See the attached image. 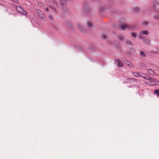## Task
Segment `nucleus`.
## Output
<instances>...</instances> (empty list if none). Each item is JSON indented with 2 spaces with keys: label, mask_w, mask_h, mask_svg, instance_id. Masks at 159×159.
<instances>
[{
  "label": "nucleus",
  "mask_w": 159,
  "mask_h": 159,
  "mask_svg": "<svg viewBox=\"0 0 159 159\" xmlns=\"http://www.w3.org/2000/svg\"><path fill=\"white\" fill-rule=\"evenodd\" d=\"M143 74L141 72H133L132 74L136 77H138L139 76H141L142 77V75Z\"/></svg>",
  "instance_id": "obj_7"
},
{
  "label": "nucleus",
  "mask_w": 159,
  "mask_h": 159,
  "mask_svg": "<svg viewBox=\"0 0 159 159\" xmlns=\"http://www.w3.org/2000/svg\"><path fill=\"white\" fill-rule=\"evenodd\" d=\"M102 37L103 39H107V36L106 35H105V34H102Z\"/></svg>",
  "instance_id": "obj_23"
},
{
  "label": "nucleus",
  "mask_w": 159,
  "mask_h": 159,
  "mask_svg": "<svg viewBox=\"0 0 159 159\" xmlns=\"http://www.w3.org/2000/svg\"><path fill=\"white\" fill-rule=\"evenodd\" d=\"M142 77H143V78L145 79H146L147 80H148V79H150V78L151 77H149L148 76H144V77H143V76H142Z\"/></svg>",
  "instance_id": "obj_20"
},
{
  "label": "nucleus",
  "mask_w": 159,
  "mask_h": 159,
  "mask_svg": "<svg viewBox=\"0 0 159 159\" xmlns=\"http://www.w3.org/2000/svg\"><path fill=\"white\" fill-rule=\"evenodd\" d=\"M133 11H139V8L137 7H134L133 9Z\"/></svg>",
  "instance_id": "obj_21"
},
{
  "label": "nucleus",
  "mask_w": 159,
  "mask_h": 159,
  "mask_svg": "<svg viewBox=\"0 0 159 159\" xmlns=\"http://www.w3.org/2000/svg\"><path fill=\"white\" fill-rule=\"evenodd\" d=\"M87 25L88 27L89 28H91L93 27V25L90 22L88 21L87 22Z\"/></svg>",
  "instance_id": "obj_12"
},
{
  "label": "nucleus",
  "mask_w": 159,
  "mask_h": 159,
  "mask_svg": "<svg viewBox=\"0 0 159 159\" xmlns=\"http://www.w3.org/2000/svg\"><path fill=\"white\" fill-rule=\"evenodd\" d=\"M9 15H15V14H13V13H12L11 12L9 13Z\"/></svg>",
  "instance_id": "obj_27"
},
{
  "label": "nucleus",
  "mask_w": 159,
  "mask_h": 159,
  "mask_svg": "<svg viewBox=\"0 0 159 159\" xmlns=\"http://www.w3.org/2000/svg\"><path fill=\"white\" fill-rule=\"evenodd\" d=\"M142 24L143 25H147L148 24V23L146 21H143L142 22Z\"/></svg>",
  "instance_id": "obj_22"
},
{
  "label": "nucleus",
  "mask_w": 159,
  "mask_h": 159,
  "mask_svg": "<svg viewBox=\"0 0 159 159\" xmlns=\"http://www.w3.org/2000/svg\"><path fill=\"white\" fill-rule=\"evenodd\" d=\"M144 41H145V42L146 43H150L149 40L147 39H144Z\"/></svg>",
  "instance_id": "obj_18"
},
{
  "label": "nucleus",
  "mask_w": 159,
  "mask_h": 159,
  "mask_svg": "<svg viewBox=\"0 0 159 159\" xmlns=\"http://www.w3.org/2000/svg\"><path fill=\"white\" fill-rule=\"evenodd\" d=\"M148 32L147 30H142L140 31L139 34V38L140 39H143L142 36L143 35H148Z\"/></svg>",
  "instance_id": "obj_5"
},
{
  "label": "nucleus",
  "mask_w": 159,
  "mask_h": 159,
  "mask_svg": "<svg viewBox=\"0 0 159 159\" xmlns=\"http://www.w3.org/2000/svg\"><path fill=\"white\" fill-rule=\"evenodd\" d=\"M144 83L147 84H148L151 85H154L155 83L154 82V79L152 78H150L148 80L146 81H144Z\"/></svg>",
  "instance_id": "obj_4"
},
{
  "label": "nucleus",
  "mask_w": 159,
  "mask_h": 159,
  "mask_svg": "<svg viewBox=\"0 0 159 159\" xmlns=\"http://www.w3.org/2000/svg\"><path fill=\"white\" fill-rule=\"evenodd\" d=\"M125 64L126 65H127L128 66H129V64L130 63V62H129V61H127V60H126L125 61Z\"/></svg>",
  "instance_id": "obj_19"
},
{
  "label": "nucleus",
  "mask_w": 159,
  "mask_h": 159,
  "mask_svg": "<svg viewBox=\"0 0 159 159\" xmlns=\"http://www.w3.org/2000/svg\"><path fill=\"white\" fill-rule=\"evenodd\" d=\"M131 35L134 38H135L137 36V35L136 33H131Z\"/></svg>",
  "instance_id": "obj_17"
},
{
  "label": "nucleus",
  "mask_w": 159,
  "mask_h": 159,
  "mask_svg": "<svg viewBox=\"0 0 159 159\" xmlns=\"http://www.w3.org/2000/svg\"><path fill=\"white\" fill-rule=\"evenodd\" d=\"M125 42L128 45H132V42L129 40H126Z\"/></svg>",
  "instance_id": "obj_13"
},
{
  "label": "nucleus",
  "mask_w": 159,
  "mask_h": 159,
  "mask_svg": "<svg viewBox=\"0 0 159 159\" xmlns=\"http://www.w3.org/2000/svg\"><path fill=\"white\" fill-rule=\"evenodd\" d=\"M149 53H150V54H157L158 53V52L157 51H154V50L150 51L149 52Z\"/></svg>",
  "instance_id": "obj_14"
},
{
  "label": "nucleus",
  "mask_w": 159,
  "mask_h": 159,
  "mask_svg": "<svg viewBox=\"0 0 159 159\" xmlns=\"http://www.w3.org/2000/svg\"><path fill=\"white\" fill-rule=\"evenodd\" d=\"M148 73L151 75L154 76L155 75V73L151 69H148Z\"/></svg>",
  "instance_id": "obj_9"
},
{
  "label": "nucleus",
  "mask_w": 159,
  "mask_h": 159,
  "mask_svg": "<svg viewBox=\"0 0 159 159\" xmlns=\"http://www.w3.org/2000/svg\"><path fill=\"white\" fill-rule=\"evenodd\" d=\"M154 94H156L157 96L159 97V89H156L154 92Z\"/></svg>",
  "instance_id": "obj_11"
},
{
  "label": "nucleus",
  "mask_w": 159,
  "mask_h": 159,
  "mask_svg": "<svg viewBox=\"0 0 159 159\" xmlns=\"http://www.w3.org/2000/svg\"><path fill=\"white\" fill-rule=\"evenodd\" d=\"M157 49V50L158 51V52H159V48H158Z\"/></svg>",
  "instance_id": "obj_28"
},
{
  "label": "nucleus",
  "mask_w": 159,
  "mask_h": 159,
  "mask_svg": "<svg viewBox=\"0 0 159 159\" xmlns=\"http://www.w3.org/2000/svg\"><path fill=\"white\" fill-rule=\"evenodd\" d=\"M118 38L119 39L123 40L124 39V37L122 35H120L118 36Z\"/></svg>",
  "instance_id": "obj_15"
},
{
  "label": "nucleus",
  "mask_w": 159,
  "mask_h": 159,
  "mask_svg": "<svg viewBox=\"0 0 159 159\" xmlns=\"http://www.w3.org/2000/svg\"><path fill=\"white\" fill-rule=\"evenodd\" d=\"M116 61L118 62V65L119 66L122 67L123 66V64L122 63L120 60L118 59L116 60Z\"/></svg>",
  "instance_id": "obj_10"
},
{
  "label": "nucleus",
  "mask_w": 159,
  "mask_h": 159,
  "mask_svg": "<svg viewBox=\"0 0 159 159\" xmlns=\"http://www.w3.org/2000/svg\"><path fill=\"white\" fill-rule=\"evenodd\" d=\"M48 17L50 20H52L53 19V17L51 15H49Z\"/></svg>",
  "instance_id": "obj_26"
},
{
  "label": "nucleus",
  "mask_w": 159,
  "mask_h": 159,
  "mask_svg": "<svg viewBox=\"0 0 159 159\" xmlns=\"http://www.w3.org/2000/svg\"><path fill=\"white\" fill-rule=\"evenodd\" d=\"M129 66L132 68L134 67V65L132 64L131 63H130L129 64Z\"/></svg>",
  "instance_id": "obj_24"
},
{
  "label": "nucleus",
  "mask_w": 159,
  "mask_h": 159,
  "mask_svg": "<svg viewBox=\"0 0 159 159\" xmlns=\"http://www.w3.org/2000/svg\"><path fill=\"white\" fill-rule=\"evenodd\" d=\"M127 80L129 81H137V79L132 78L128 79Z\"/></svg>",
  "instance_id": "obj_16"
},
{
  "label": "nucleus",
  "mask_w": 159,
  "mask_h": 159,
  "mask_svg": "<svg viewBox=\"0 0 159 159\" xmlns=\"http://www.w3.org/2000/svg\"><path fill=\"white\" fill-rule=\"evenodd\" d=\"M16 9L17 11L20 12L23 15H26L27 14L26 12L20 6H16Z\"/></svg>",
  "instance_id": "obj_3"
},
{
  "label": "nucleus",
  "mask_w": 159,
  "mask_h": 159,
  "mask_svg": "<svg viewBox=\"0 0 159 159\" xmlns=\"http://www.w3.org/2000/svg\"><path fill=\"white\" fill-rule=\"evenodd\" d=\"M0 5H1V4H0Z\"/></svg>",
  "instance_id": "obj_30"
},
{
  "label": "nucleus",
  "mask_w": 159,
  "mask_h": 159,
  "mask_svg": "<svg viewBox=\"0 0 159 159\" xmlns=\"http://www.w3.org/2000/svg\"><path fill=\"white\" fill-rule=\"evenodd\" d=\"M46 10L47 11H48V8H46Z\"/></svg>",
  "instance_id": "obj_29"
},
{
  "label": "nucleus",
  "mask_w": 159,
  "mask_h": 159,
  "mask_svg": "<svg viewBox=\"0 0 159 159\" xmlns=\"http://www.w3.org/2000/svg\"><path fill=\"white\" fill-rule=\"evenodd\" d=\"M135 28V25H129L125 24L122 25L120 26L121 29L123 30H125L127 29H133Z\"/></svg>",
  "instance_id": "obj_2"
},
{
  "label": "nucleus",
  "mask_w": 159,
  "mask_h": 159,
  "mask_svg": "<svg viewBox=\"0 0 159 159\" xmlns=\"http://www.w3.org/2000/svg\"><path fill=\"white\" fill-rule=\"evenodd\" d=\"M50 7L54 11H56V9L55 8L52 6H51Z\"/></svg>",
  "instance_id": "obj_25"
},
{
  "label": "nucleus",
  "mask_w": 159,
  "mask_h": 159,
  "mask_svg": "<svg viewBox=\"0 0 159 159\" xmlns=\"http://www.w3.org/2000/svg\"><path fill=\"white\" fill-rule=\"evenodd\" d=\"M36 12L38 15L42 18H44V15L43 12L40 10H36Z\"/></svg>",
  "instance_id": "obj_6"
},
{
  "label": "nucleus",
  "mask_w": 159,
  "mask_h": 159,
  "mask_svg": "<svg viewBox=\"0 0 159 159\" xmlns=\"http://www.w3.org/2000/svg\"><path fill=\"white\" fill-rule=\"evenodd\" d=\"M139 55L142 58H145L146 56V55L145 53L143 51H141L139 52Z\"/></svg>",
  "instance_id": "obj_8"
},
{
  "label": "nucleus",
  "mask_w": 159,
  "mask_h": 159,
  "mask_svg": "<svg viewBox=\"0 0 159 159\" xmlns=\"http://www.w3.org/2000/svg\"><path fill=\"white\" fill-rule=\"evenodd\" d=\"M159 0H154V3L152 5L153 10H155L157 13L153 16V18L156 19H159Z\"/></svg>",
  "instance_id": "obj_1"
}]
</instances>
